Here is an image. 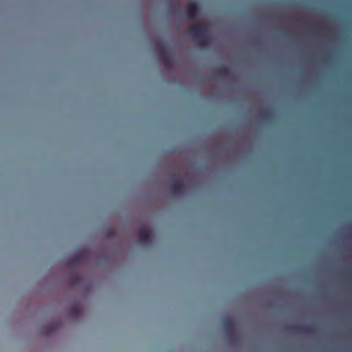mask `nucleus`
<instances>
[{
    "mask_svg": "<svg viewBox=\"0 0 352 352\" xmlns=\"http://www.w3.org/2000/svg\"><path fill=\"white\" fill-rule=\"evenodd\" d=\"M81 261V255L80 254H76L74 255L72 259L69 261V265H72L76 263H80Z\"/></svg>",
    "mask_w": 352,
    "mask_h": 352,
    "instance_id": "9",
    "label": "nucleus"
},
{
    "mask_svg": "<svg viewBox=\"0 0 352 352\" xmlns=\"http://www.w3.org/2000/svg\"><path fill=\"white\" fill-rule=\"evenodd\" d=\"M208 27L204 24L192 25L188 31V34L196 38L201 45L208 43Z\"/></svg>",
    "mask_w": 352,
    "mask_h": 352,
    "instance_id": "1",
    "label": "nucleus"
},
{
    "mask_svg": "<svg viewBox=\"0 0 352 352\" xmlns=\"http://www.w3.org/2000/svg\"><path fill=\"white\" fill-rule=\"evenodd\" d=\"M230 74V70L229 68L226 66H221L216 70V74L219 77H223L229 76Z\"/></svg>",
    "mask_w": 352,
    "mask_h": 352,
    "instance_id": "7",
    "label": "nucleus"
},
{
    "mask_svg": "<svg viewBox=\"0 0 352 352\" xmlns=\"http://www.w3.org/2000/svg\"><path fill=\"white\" fill-rule=\"evenodd\" d=\"M286 35H287L288 37H293V36H294V33H293V32H287V33H286Z\"/></svg>",
    "mask_w": 352,
    "mask_h": 352,
    "instance_id": "11",
    "label": "nucleus"
},
{
    "mask_svg": "<svg viewBox=\"0 0 352 352\" xmlns=\"http://www.w3.org/2000/svg\"><path fill=\"white\" fill-rule=\"evenodd\" d=\"M222 324L225 329L226 337L232 340L234 338V326L235 322L232 318L226 317L223 319Z\"/></svg>",
    "mask_w": 352,
    "mask_h": 352,
    "instance_id": "3",
    "label": "nucleus"
},
{
    "mask_svg": "<svg viewBox=\"0 0 352 352\" xmlns=\"http://www.w3.org/2000/svg\"><path fill=\"white\" fill-rule=\"evenodd\" d=\"M155 50L161 55L165 69L169 72L173 67V59L168 55L169 47L168 45L164 41L160 40L156 43Z\"/></svg>",
    "mask_w": 352,
    "mask_h": 352,
    "instance_id": "2",
    "label": "nucleus"
},
{
    "mask_svg": "<svg viewBox=\"0 0 352 352\" xmlns=\"http://www.w3.org/2000/svg\"><path fill=\"white\" fill-rule=\"evenodd\" d=\"M140 242L144 245H149L153 240V232L149 228L146 226H142L139 229Z\"/></svg>",
    "mask_w": 352,
    "mask_h": 352,
    "instance_id": "4",
    "label": "nucleus"
},
{
    "mask_svg": "<svg viewBox=\"0 0 352 352\" xmlns=\"http://www.w3.org/2000/svg\"><path fill=\"white\" fill-rule=\"evenodd\" d=\"M289 328L292 331H294L295 332H298V333H305V332H308L309 330V327H305V326H302V325H294V326L290 327Z\"/></svg>",
    "mask_w": 352,
    "mask_h": 352,
    "instance_id": "8",
    "label": "nucleus"
},
{
    "mask_svg": "<svg viewBox=\"0 0 352 352\" xmlns=\"http://www.w3.org/2000/svg\"><path fill=\"white\" fill-rule=\"evenodd\" d=\"M173 183L170 186L171 192L175 195L183 194L186 190V186L182 181L176 179L174 177L172 178Z\"/></svg>",
    "mask_w": 352,
    "mask_h": 352,
    "instance_id": "5",
    "label": "nucleus"
},
{
    "mask_svg": "<svg viewBox=\"0 0 352 352\" xmlns=\"http://www.w3.org/2000/svg\"><path fill=\"white\" fill-rule=\"evenodd\" d=\"M80 276H75L73 278H72V283H76L77 282L80 281Z\"/></svg>",
    "mask_w": 352,
    "mask_h": 352,
    "instance_id": "10",
    "label": "nucleus"
},
{
    "mask_svg": "<svg viewBox=\"0 0 352 352\" xmlns=\"http://www.w3.org/2000/svg\"><path fill=\"white\" fill-rule=\"evenodd\" d=\"M199 13V8L197 3L189 2L186 8V16L189 19H195Z\"/></svg>",
    "mask_w": 352,
    "mask_h": 352,
    "instance_id": "6",
    "label": "nucleus"
}]
</instances>
